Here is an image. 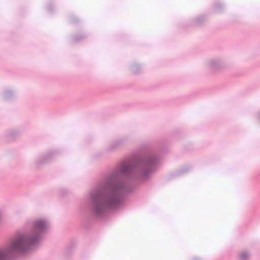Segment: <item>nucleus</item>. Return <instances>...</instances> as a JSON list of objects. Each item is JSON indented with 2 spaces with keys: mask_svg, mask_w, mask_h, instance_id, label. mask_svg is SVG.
I'll list each match as a JSON object with an SVG mask.
<instances>
[{
  "mask_svg": "<svg viewBox=\"0 0 260 260\" xmlns=\"http://www.w3.org/2000/svg\"><path fill=\"white\" fill-rule=\"evenodd\" d=\"M34 242V241L25 236H21L15 240L9 247L0 250V260H8L11 254L15 251H24Z\"/></svg>",
  "mask_w": 260,
  "mask_h": 260,
  "instance_id": "f257e3e1",
  "label": "nucleus"
},
{
  "mask_svg": "<svg viewBox=\"0 0 260 260\" xmlns=\"http://www.w3.org/2000/svg\"><path fill=\"white\" fill-rule=\"evenodd\" d=\"M93 203L96 208L111 206L115 204L113 199L104 193H100L94 196Z\"/></svg>",
  "mask_w": 260,
  "mask_h": 260,
  "instance_id": "f03ea898",
  "label": "nucleus"
},
{
  "mask_svg": "<svg viewBox=\"0 0 260 260\" xmlns=\"http://www.w3.org/2000/svg\"><path fill=\"white\" fill-rule=\"evenodd\" d=\"M45 223L43 220H39L37 221L36 223V228L38 230H41L45 228Z\"/></svg>",
  "mask_w": 260,
  "mask_h": 260,
  "instance_id": "7ed1b4c3",
  "label": "nucleus"
},
{
  "mask_svg": "<svg viewBox=\"0 0 260 260\" xmlns=\"http://www.w3.org/2000/svg\"><path fill=\"white\" fill-rule=\"evenodd\" d=\"M248 256V253L245 252H242L239 255V257L241 260H246Z\"/></svg>",
  "mask_w": 260,
  "mask_h": 260,
  "instance_id": "20e7f679",
  "label": "nucleus"
}]
</instances>
